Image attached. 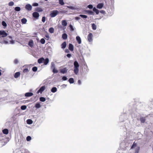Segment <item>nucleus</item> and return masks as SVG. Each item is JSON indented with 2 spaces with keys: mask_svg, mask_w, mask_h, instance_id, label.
<instances>
[{
  "mask_svg": "<svg viewBox=\"0 0 153 153\" xmlns=\"http://www.w3.org/2000/svg\"><path fill=\"white\" fill-rule=\"evenodd\" d=\"M76 39L78 44H80L81 43V40L80 37L78 36L76 37Z\"/></svg>",
  "mask_w": 153,
  "mask_h": 153,
  "instance_id": "f8f14e48",
  "label": "nucleus"
},
{
  "mask_svg": "<svg viewBox=\"0 0 153 153\" xmlns=\"http://www.w3.org/2000/svg\"><path fill=\"white\" fill-rule=\"evenodd\" d=\"M74 68H79V65L77 61H75L74 62Z\"/></svg>",
  "mask_w": 153,
  "mask_h": 153,
  "instance_id": "4468645a",
  "label": "nucleus"
},
{
  "mask_svg": "<svg viewBox=\"0 0 153 153\" xmlns=\"http://www.w3.org/2000/svg\"><path fill=\"white\" fill-rule=\"evenodd\" d=\"M62 25L64 26H65L67 25V23L65 20H63L62 22Z\"/></svg>",
  "mask_w": 153,
  "mask_h": 153,
  "instance_id": "dca6fc26",
  "label": "nucleus"
},
{
  "mask_svg": "<svg viewBox=\"0 0 153 153\" xmlns=\"http://www.w3.org/2000/svg\"><path fill=\"white\" fill-rule=\"evenodd\" d=\"M37 70V68L36 67H34L32 68V71H36Z\"/></svg>",
  "mask_w": 153,
  "mask_h": 153,
  "instance_id": "79ce46f5",
  "label": "nucleus"
},
{
  "mask_svg": "<svg viewBox=\"0 0 153 153\" xmlns=\"http://www.w3.org/2000/svg\"><path fill=\"white\" fill-rule=\"evenodd\" d=\"M45 87H41L40 89L38 90L37 92V93L38 94L39 93H42V92L45 89Z\"/></svg>",
  "mask_w": 153,
  "mask_h": 153,
  "instance_id": "423d86ee",
  "label": "nucleus"
},
{
  "mask_svg": "<svg viewBox=\"0 0 153 153\" xmlns=\"http://www.w3.org/2000/svg\"><path fill=\"white\" fill-rule=\"evenodd\" d=\"M93 35L92 33H90L88 36V41L90 42H91L93 40Z\"/></svg>",
  "mask_w": 153,
  "mask_h": 153,
  "instance_id": "7ed1b4c3",
  "label": "nucleus"
},
{
  "mask_svg": "<svg viewBox=\"0 0 153 153\" xmlns=\"http://www.w3.org/2000/svg\"><path fill=\"white\" fill-rule=\"evenodd\" d=\"M45 37L48 38V39L49 38V36L47 34L45 35Z\"/></svg>",
  "mask_w": 153,
  "mask_h": 153,
  "instance_id": "4d7b16f0",
  "label": "nucleus"
},
{
  "mask_svg": "<svg viewBox=\"0 0 153 153\" xmlns=\"http://www.w3.org/2000/svg\"><path fill=\"white\" fill-rule=\"evenodd\" d=\"M53 73H58V71L57 69H56L55 68H54L53 69Z\"/></svg>",
  "mask_w": 153,
  "mask_h": 153,
  "instance_id": "a18cd8bd",
  "label": "nucleus"
},
{
  "mask_svg": "<svg viewBox=\"0 0 153 153\" xmlns=\"http://www.w3.org/2000/svg\"><path fill=\"white\" fill-rule=\"evenodd\" d=\"M92 29L94 30H95L97 29L96 25L94 23L92 24Z\"/></svg>",
  "mask_w": 153,
  "mask_h": 153,
  "instance_id": "7c9ffc66",
  "label": "nucleus"
},
{
  "mask_svg": "<svg viewBox=\"0 0 153 153\" xmlns=\"http://www.w3.org/2000/svg\"><path fill=\"white\" fill-rule=\"evenodd\" d=\"M67 69L66 68H64L60 70V72L62 74L65 73L67 72Z\"/></svg>",
  "mask_w": 153,
  "mask_h": 153,
  "instance_id": "1a4fd4ad",
  "label": "nucleus"
},
{
  "mask_svg": "<svg viewBox=\"0 0 153 153\" xmlns=\"http://www.w3.org/2000/svg\"><path fill=\"white\" fill-rule=\"evenodd\" d=\"M44 60V59L43 57H42L38 59V62L40 64L42 62H43V61Z\"/></svg>",
  "mask_w": 153,
  "mask_h": 153,
  "instance_id": "9d476101",
  "label": "nucleus"
},
{
  "mask_svg": "<svg viewBox=\"0 0 153 153\" xmlns=\"http://www.w3.org/2000/svg\"><path fill=\"white\" fill-rule=\"evenodd\" d=\"M93 11L95 12L97 14H98L99 13V11L95 7H94L93 8Z\"/></svg>",
  "mask_w": 153,
  "mask_h": 153,
  "instance_id": "4be33fe9",
  "label": "nucleus"
},
{
  "mask_svg": "<svg viewBox=\"0 0 153 153\" xmlns=\"http://www.w3.org/2000/svg\"><path fill=\"white\" fill-rule=\"evenodd\" d=\"M14 4V3L13 1H10L8 3V5L10 6H13Z\"/></svg>",
  "mask_w": 153,
  "mask_h": 153,
  "instance_id": "4c0bfd02",
  "label": "nucleus"
},
{
  "mask_svg": "<svg viewBox=\"0 0 153 153\" xmlns=\"http://www.w3.org/2000/svg\"><path fill=\"white\" fill-rule=\"evenodd\" d=\"M62 37L63 39H67L68 35L66 33H63L62 35Z\"/></svg>",
  "mask_w": 153,
  "mask_h": 153,
  "instance_id": "f3484780",
  "label": "nucleus"
},
{
  "mask_svg": "<svg viewBox=\"0 0 153 153\" xmlns=\"http://www.w3.org/2000/svg\"><path fill=\"white\" fill-rule=\"evenodd\" d=\"M67 57H68V58H70L71 56V54H68L67 55Z\"/></svg>",
  "mask_w": 153,
  "mask_h": 153,
  "instance_id": "5fc2aeb1",
  "label": "nucleus"
},
{
  "mask_svg": "<svg viewBox=\"0 0 153 153\" xmlns=\"http://www.w3.org/2000/svg\"><path fill=\"white\" fill-rule=\"evenodd\" d=\"M68 81L70 83H73L74 82V79L73 78H70Z\"/></svg>",
  "mask_w": 153,
  "mask_h": 153,
  "instance_id": "2f4dec72",
  "label": "nucleus"
},
{
  "mask_svg": "<svg viewBox=\"0 0 153 153\" xmlns=\"http://www.w3.org/2000/svg\"><path fill=\"white\" fill-rule=\"evenodd\" d=\"M14 62L15 64H16L18 62V61L17 59H15L14 60Z\"/></svg>",
  "mask_w": 153,
  "mask_h": 153,
  "instance_id": "864d4df0",
  "label": "nucleus"
},
{
  "mask_svg": "<svg viewBox=\"0 0 153 153\" xmlns=\"http://www.w3.org/2000/svg\"><path fill=\"white\" fill-rule=\"evenodd\" d=\"M1 75V71H0V76Z\"/></svg>",
  "mask_w": 153,
  "mask_h": 153,
  "instance_id": "e2e57ef3",
  "label": "nucleus"
},
{
  "mask_svg": "<svg viewBox=\"0 0 153 153\" xmlns=\"http://www.w3.org/2000/svg\"><path fill=\"white\" fill-rule=\"evenodd\" d=\"M137 145V143H135V142H134L133 143L131 147V149H133V148L135 147V146H136Z\"/></svg>",
  "mask_w": 153,
  "mask_h": 153,
  "instance_id": "72a5a7b5",
  "label": "nucleus"
},
{
  "mask_svg": "<svg viewBox=\"0 0 153 153\" xmlns=\"http://www.w3.org/2000/svg\"><path fill=\"white\" fill-rule=\"evenodd\" d=\"M69 26L70 27L71 30L73 31L74 30V29L71 25H70Z\"/></svg>",
  "mask_w": 153,
  "mask_h": 153,
  "instance_id": "3c124183",
  "label": "nucleus"
},
{
  "mask_svg": "<svg viewBox=\"0 0 153 153\" xmlns=\"http://www.w3.org/2000/svg\"><path fill=\"white\" fill-rule=\"evenodd\" d=\"M2 24L3 26L5 27H6L7 26L6 23L4 21L2 22Z\"/></svg>",
  "mask_w": 153,
  "mask_h": 153,
  "instance_id": "a19ab883",
  "label": "nucleus"
},
{
  "mask_svg": "<svg viewBox=\"0 0 153 153\" xmlns=\"http://www.w3.org/2000/svg\"><path fill=\"white\" fill-rule=\"evenodd\" d=\"M27 108V107L25 105H22L21 106V109L22 110H25Z\"/></svg>",
  "mask_w": 153,
  "mask_h": 153,
  "instance_id": "ea45409f",
  "label": "nucleus"
},
{
  "mask_svg": "<svg viewBox=\"0 0 153 153\" xmlns=\"http://www.w3.org/2000/svg\"><path fill=\"white\" fill-rule=\"evenodd\" d=\"M49 62V59L48 58H46L44 59V60L43 61V63L45 65H47Z\"/></svg>",
  "mask_w": 153,
  "mask_h": 153,
  "instance_id": "aec40b11",
  "label": "nucleus"
},
{
  "mask_svg": "<svg viewBox=\"0 0 153 153\" xmlns=\"http://www.w3.org/2000/svg\"><path fill=\"white\" fill-rule=\"evenodd\" d=\"M31 139V138L30 136H28L27 137L26 140L27 141H30Z\"/></svg>",
  "mask_w": 153,
  "mask_h": 153,
  "instance_id": "c03bdc74",
  "label": "nucleus"
},
{
  "mask_svg": "<svg viewBox=\"0 0 153 153\" xmlns=\"http://www.w3.org/2000/svg\"><path fill=\"white\" fill-rule=\"evenodd\" d=\"M67 45L66 43V42H64L61 45V48L63 49H64L65 48Z\"/></svg>",
  "mask_w": 153,
  "mask_h": 153,
  "instance_id": "2eb2a0df",
  "label": "nucleus"
},
{
  "mask_svg": "<svg viewBox=\"0 0 153 153\" xmlns=\"http://www.w3.org/2000/svg\"><path fill=\"white\" fill-rule=\"evenodd\" d=\"M45 16H43L42 17V21L43 22H45Z\"/></svg>",
  "mask_w": 153,
  "mask_h": 153,
  "instance_id": "de8ad7c7",
  "label": "nucleus"
},
{
  "mask_svg": "<svg viewBox=\"0 0 153 153\" xmlns=\"http://www.w3.org/2000/svg\"><path fill=\"white\" fill-rule=\"evenodd\" d=\"M62 85V86H63V85Z\"/></svg>",
  "mask_w": 153,
  "mask_h": 153,
  "instance_id": "69168bd1",
  "label": "nucleus"
},
{
  "mask_svg": "<svg viewBox=\"0 0 153 153\" xmlns=\"http://www.w3.org/2000/svg\"><path fill=\"white\" fill-rule=\"evenodd\" d=\"M35 106L36 108H39L41 107V105L39 103H36L35 104Z\"/></svg>",
  "mask_w": 153,
  "mask_h": 153,
  "instance_id": "473e14b6",
  "label": "nucleus"
},
{
  "mask_svg": "<svg viewBox=\"0 0 153 153\" xmlns=\"http://www.w3.org/2000/svg\"><path fill=\"white\" fill-rule=\"evenodd\" d=\"M140 150V147L139 146L137 147L135 149L134 153H139Z\"/></svg>",
  "mask_w": 153,
  "mask_h": 153,
  "instance_id": "393cba45",
  "label": "nucleus"
},
{
  "mask_svg": "<svg viewBox=\"0 0 153 153\" xmlns=\"http://www.w3.org/2000/svg\"><path fill=\"white\" fill-rule=\"evenodd\" d=\"M0 71H1V70L0 69Z\"/></svg>",
  "mask_w": 153,
  "mask_h": 153,
  "instance_id": "338daca9",
  "label": "nucleus"
},
{
  "mask_svg": "<svg viewBox=\"0 0 153 153\" xmlns=\"http://www.w3.org/2000/svg\"><path fill=\"white\" fill-rule=\"evenodd\" d=\"M29 72V70L28 68H25L23 70V72L24 73H26Z\"/></svg>",
  "mask_w": 153,
  "mask_h": 153,
  "instance_id": "37998d69",
  "label": "nucleus"
},
{
  "mask_svg": "<svg viewBox=\"0 0 153 153\" xmlns=\"http://www.w3.org/2000/svg\"><path fill=\"white\" fill-rule=\"evenodd\" d=\"M49 31L51 33H53L54 32V30L53 28V27L50 28L49 30Z\"/></svg>",
  "mask_w": 153,
  "mask_h": 153,
  "instance_id": "cd10ccee",
  "label": "nucleus"
},
{
  "mask_svg": "<svg viewBox=\"0 0 153 153\" xmlns=\"http://www.w3.org/2000/svg\"><path fill=\"white\" fill-rule=\"evenodd\" d=\"M20 75V72H18L16 73L14 75V77L16 78H17Z\"/></svg>",
  "mask_w": 153,
  "mask_h": 153,
  "instance_id": "9b49d317",
  "label": "nucleus"
},
{
  "mask_svg": "<svg viewBox=\"0 0 153 153\" xmlns=\"http://www.w3.org/2000/svg\"><path fill=\"white\" fill-rule=\"evenodd\" d=\"M27 123L28 124H31L32 123L33 121L31 119H28L27 120Z\"/></svg>",
  "mask_w": 153,
  "mask_h": 153,
  "instance_id": "b1692460",
  "label": "nucleus"
},
{
  "mask_svg": "<svg viewBox=\"0 0 153 153\" xmlns=\"http://www.w3.org/2000/svg\"><path fill=\"white\" fill-rule=\"evenodd\" d=\"M57 91V88L55 87H53L51 90V91L53 93H54Z\"/></svg>",
  "mask_w": 153,
  "mask_h": 153,
  "instance_id": "a878e982",
  "label": "nucleus"
},
{
  "mask_svg": "<svg viewBox=\"0 0 153 153\" xmlns=\"http://www.w3.org/2000/svg\"><path fill=\"white\" fill-rule=\"evenodd\" d=\"M27 20L25 18H23L22 19L21 22L23 24H25L27 22Z\"/></svg>",
  "mask_w": 153,
  "mask_h": 153,
  "instance_id": "c85d7f7f",
  "label": "nucleus"
},
{
  "mask_svg": "<svg viewBox=\"0 0 153 153\" xmlns=\"http://www.w3.org/2000/svg\"><path fill=\"white\" fill-rule=\"evenodd\" d=\"M140 120L141 123H143L146 121V119L144 117H141L140 118Z\"/></svg>",
  "mask_w": 153,
  "mask_h": 153,
  "instance_id": "5701e85b",
  "label": "nucleus"
},
{
  "mask_svg": "<svg viewBox=\"0 0 153 153\" xmlns=\"http://www.w3.org/2000/svg\"><path fill=\"white\" fill-rule=\"evenodd\" d=\"M36 10L38 12H41L42 11V9L40 8H37L36 9Z\"/></svg>",
  "mask_w": 153,
  "mask_h": 153,
  "instance_id": "49530a36",
  "label": "nucleus"
},
{
  "mask_svg": "<svg viewBox=\"0 0 153 153\" xmlns=\"http://www.w3.org/2000/svg\"><path fill=\"white\" fill-rule=\"evenodd\" d=\"M79 16L83 18H87V16L82 14L80 15Z\"/></svg>",
  "mask_w": 153,
  "mask_h": 153,
  "instance_id": "58836bf2",
  "label": "nucleus"
},
{
  "mask_svg": "<svg viewBox=\"0 0 153 153\" xmlns=\"http://www.w3.org/2000/svg\"><path fill=\"white\" fill-rule=\"evenodd\" d=\"M0 35L2 37H4L7 35V34L4 30H0Z\"/></svg>",
  "mask_w": 153,
  "mask_h": 153,
  "instance_id": "f03ea898",
  "label": "nucleus"
},
{
  "mask_svg": "<svg viewBox=\"0 0 153 153\" xmlns=\"http://www.w3.org/2000/svg\"><path fill=\"white\" fill-rule=\"evenodd\" d=\"M68 49L70 51H74V46H73V45L72 44L70 43L69 45Z\"/></svg>",
  "mask_w": 153,
  "mask_h": 153,
  "instance_id": "0eeeda50",
  "label": "nucleus"
},
{
  "mask_svg": "<svg viewBox=\"0 0 153 153\" xmlns=\"http://www.w3.org/2000/svg\"><path fill=\"white\" fill-rule=\"evenodd\" d=\"M3 133L5 134H7L8 133L9 131L8 129L6 128L4 129L2 131Z\"/></svg>",
  "mask_w": 153,
  "mask_h": 153,
  "instance_id": "a211bd4d",
  "label": "nucleus"
},
{
  "mask_svg": "<svg viewBox=\"0 0 153 153\" xmlns=\"http://www.w3.org/2000/svg\"><path fill=\"white\" fill-rule=\"evenodd\" d=\"M103 10H102V11H100V12L102 13H103L102 12H103Z\"/></svg>",
  "mask_w": 153,
  "mask_h": 153,
  "instance_id": "0e129e2a",
  "label": "nucleus"
},
{
  "mask_svg": "<svg viewBox=\"0 0 153 153\" xmlns=\"http://www.w3.org/2000/svg\"><path fill=\"white\" fill-rule=\"evenodd\" d=\"M67 78L66 76H63L62 77V79L63 80H66Z\"/></svg>",
  "mask_w": 153,
  "mask_h": 153,
  "instance_id": "603ef678",
  "label": "nucleus"
},
{
  "mask_svg": "<svg viewBox=\"0 0 153 153\" xmlns=\"http://www.w3.org/2000/svg\"><path fill=\"white\" fill-rule=\"evenodd\" d=\"M58 13L59 12L58 10H54L51 12L50 16L51 17H54L56 16Z\"/></svg>",
  "mask_w": 153,
  "mask_h": 153,
  "instance_id": "f257e3e1",
  "label": "nucleus"
},
{
  "mask_svg": "<svg viewBox=\"0 0 153 153\" xmlns=\"http://www.w3.org/2000/svg\"><path fill=\"white\" fill-rule=\"evenodd\" d=\"M59 3L61 5H63L64 4L63 0H59Z\"/></svg>",
  "mask_w": 153,
  "mask_h": 153,
  "instance_id": "f704fd0d",
  "label": "nucleus"
},
{
  "mask_svg": "<svg viewBox=\"0 0 153 153\" xmlns=\"http://www.w3.org/2000/svg\"><path fill=\"white\" fill-rule=\"evenodd\" d=\"M103 6V4L102 3H99L97 4V8L98 9H101L102 8Z\"/></svg>",
  "mask_w": 153,
  "mask_h": 153,
  "instance_id": "ddd939ff",
  "label": "nucleus"
},
{
  "mask_svg": "<svg viewBox=\"0 0 153 153\" xmlns=\"http://www.w3.org/2000/svg\"><path fill=\"white\" fill-rule=\"evenodd\" d=\"M40 42L42 44H44L45 43V40L43 38L41 39L40 40Z\"/></svg>",
  "mask_w": 153,
  "mask_h": 153,
  "instance_id": "e433bc0d",
  "label": "nucleus"
},
{
  "mask_svg": "<svg viewBox=\"0 0 153 153\" xmlns=\"http://www.w3.org/2000/svg\"><path fill=\"white\" fill-rule=\"evenodd\" d=\"M51 67V68H55V65L54 64L52 63Z\"/></svg>",
  "mask_w": 153,
  "mask_h": 153,
  "instance_id": "6e6d98bb",
  "label": "nucleus"
},
{
  "mask_svg": "<svg viewBox=\"0 0 153 153\" xmlns=\"http://www.w3.org/2000/svg\"><path fill=\"white\" fill-rule=\"evenodd\" d=\"M39 16V14L37 12H34L33 13V16L37 19L38 18Z\"/></svg>",
  "mask_w": 153,
  "mask_h": 153,
  "instance_id": "39448f33",
  "label": "nucleus"
},
{
  "mask_svg": "<svg viewBox=\"0 0 153 153\" xmlns=\"http://www.w3.org/2000/svg\"><path fill=\"white\" fill-rule=\"evenodd\" d=\"M39 100H40V101H41V102H44L45 101L46 99L45 98L43 97H41L39 98Z\"/></svg>",
  "mask_w": 153,
  "mask_h": 153,
  "instance_id": "c756f323",
  "label": "nucleus"
},
{
  "mask_svg": "<svg viewBox=\"0 0 153 153\" xmlns=\"http://www.w3.org/2000/svg\"><path fill=\"white\" fill-rule=\"evenodd\" d=\"M38 4L36 3H33L32 4V6H38Z\"/></svg>",
  "mask_w": 153,
  "mask_h": 153,
  "instance_id": "8fccbe9b",
  "label": "nucleus"
},
{
  "mask_svg": "<svg viewBox=\"0 0 153 153\" xmlns=\"http://www.w3.org/2000/svg\"><path fill=\"white\" fill-rule=\"evenodd\" d=\"M33 95V94L31 92L26 93L25 94V96L26 97H30Z\"/></svg>",
  "mask_w": 153,
  "mask_h": 153,
  "instance_id": "6e6552de",
  "label": "nucleus"
},
{
  "mask_svg": "<svg viewBox=\"0 0 153 153\" xmlns=\"http://www.w3.org/2000/svg\"><path fill=\"white\" fill-rule=\"evenodd\" d=\"M85 11L89 14L93 15V12L91 10H86Z\"/></svg>",
  "mask_w": 153,
  "mask_h": 153,
  "instance_id": "412c9836",
  "label": "nucleus"
},
{
  "mask_svg": "<svg viewBox=\"0 0 153 153\" xmlns=\"http://www.w3.org/2000/svg\"><path fill=\"white\" fill-rule=\"evenodd\" d=\"M28 45L30 47H32L33 46V42L32 40L29 42Z\"/></svg>",
  "mask_w": 153,
  "mask_h": 153,
  "instance_id": "bb28decb",
  "label": "nucleus"
},
{
  "mask_svg": "<svg viewBox=\"0 0 153 153\" xmlns=\"http://www.w3.org/2000/svg\"><path fill=\"white\" fill-rule=\"evenodd\" d=\"M88 7L90 9H91L93 7V6L91 4H89L88 5Z\"/></svg>",
  "mask_w": 153,
  "mask_h": 153,
  "instance_id": "09e8293b",
  "label": "nucleus"
},
{
  "mask_svg": "<svg viewBox=\"0 0 153 153\" xmlns=\"http://www.w3.org/2000/svg\"><path fill=\"white\" fill-rule=\"evenodd\" d=\"M25 9L28 10L30 11L32 10V6L30 4H27L25 5Z\"/></svg>",
  "mask_w": 153,
  "mask_h": 153,
  "instance_id": "20e7f679",
  "label": "nucleus"
},
{
  "mask_svg": "<svg viewBox=\"0 0 153 153\" xmlns=\"http://www.w3.org/2000/svg\"><path fill=\"white\" fill-rule=\"evenodd\" d=\"M15 10L17 11H19L21 9L20 7H15Z\"/></svg>",
  "mask_w": 153,
  "mask_h": 153,
  "instance_id": "c9c22d12",
  "label": "nucleus"
},
{
  "mask_svg": "<svg viewBox=\"0 0 153 153\" xmlns=\"http://www.w3.org/2000/svg\"><path fill=\"white\" fill-rule=\"evenodd\" d=\"M10 42H11V44H13L14 43V41H13V40H12V41H11Z\"/></svg>",
  "mask_w": 153,
  "mask_h": 153,
  "instance_id": "052dcab7",
  "label": "nucleus"
},
{
  "mask_svg": "<svg viewBox=\"0 0 153 153\" xmlns=\"http://www.w3.org/2000/svg\"><path fill=\"white\" fill-rule=\"evenodd\" d=\"M65 52L66 53H68V52H69V50L68 49H66L65 50Z\"/></svg>",
  "mask_w": 153,
  "mask_h": 153,
  "instance_id": "680f3d73",
  "label": "nucleus"
},
{
  "mask_svg": "<svg viewBox=\"0 0 153 153\" xmlns=\"http://www.w3.org/2000/svg\"><path fill=\"white\" fill-rule=\"evenodd\" d=\"M78 84H80L81 83V81L80 80H78Z\"/></svg>",
  "mask_w": 153,
  "mask_h": 153,
  "instance_id": "bf43d9fd",
  "label": "nucleus"
},
{
  "mask_svg": "<svg viewBox=\"0 0 153 153\" xmlns=\"http://www.w3.org/2000/svg\"><path fill=\"white\" fill-rule=\"evenodd\" d=\"M79 68H74V71L75 74H77L78 73Z\"/></svg>",
  "mask_w": 153,
  "mask_h": 153,
  "instance_id": "6ab92c4d",
  "label": "nucleus"
},
{
  "mask_svg": "<svg viewBox=\"0 0 153 153\" xmlns=\"http://www.w3.org/2000/svg\"><path fill=\"white\" fill-rule=\"evenodd\" d=\"M80 19V18L79 17H75V19L77 20H79Z\"/></svg>",
  "mask_w": 153,
  "mask_h": 153,
  "instance_id": "13d9d810",
  "label": "nucleus"
}]
</instances>
